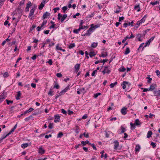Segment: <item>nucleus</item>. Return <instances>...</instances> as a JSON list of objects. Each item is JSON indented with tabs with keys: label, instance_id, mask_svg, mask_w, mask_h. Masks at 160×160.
Wrapping results in <instances>:
<instances>
[{
	"label": "nucleus",
	"instance_id": "1",
	"mask_svg": "<svg viewBox=\"0 0 160 160\" xmlns=\"http://www.w3.org/2000/svg\"><path fill=\"white\" fill-rule=\"evenodd\" d=\"M35 9L33 8H32V9L30 10V13L28 16V18L31 20L32 19V17L34 16V13Z\"/></svg>",
	"mask_w": 160,
	"mask_h": 160
},
{
	"label": "nucleus",
	"instance_id": "2",
	"mask_svg": "<svg viewBox=\"0 0 160 160\" xmlns=\"http://www.w3.org/2000/svg\"><path fill=\"white\" fill-rule=\"evenodd\" d=\"M102 72L103 74H104L106 73L109 74L110 72V71L108 68V67L105 66L104 67L103 70L102 71Z\"/></svg>",
	"mask_w": 160,
	"mask_h": 160
},
{
	"label": "nucleus",
	"instance_id": "3",
	"mask_svg": "<svg viewBox=\"0 0 160 160\" xmlns=\"http://www.w3.org/2000/svg\"><path fill=\"white\" fill-rule=\"evenodd\" d=\"M46 0H43L42 1L40 5L39 6L38 8L40 10L42 9L44 7Z\"/></svg>",
	"mask_w": 160,
	"mask_h": 160
},
{
	"label": "nucleus",
	"instance_id": "4",
	"mask_svg": "<svg viewBox=\"0 0 160 160\" xmlns=\"http://www.w3.org/2000/svg\"><path fill=\"white\" fill-rule=\"evenodd\" d=\"M121 112L122 115H126L127 113V108L125 107H123L121 109Z\"/></svg>",
	"mask_w": 160,
	"mask_h": 160
},
{
	"label": "nucleus",
	"instance_id": "5",
	"mask_svg": "<svg viewBox=\"0 0 160 160\" xmlns=\"http://www.w3.org/2000/svg\"><path fill=\"white\" fill-rule=\"evenodd\" d=\"M38 153L41 155L44 154L45 152V150L42 147H40L38 150Z\"/></svg>",
	"mask_w": 160,
	"mask_h": 160
},
{
	"label": "nucleus",
	"instance_id": "6",
	"mask_svg": "<svg viewBox=\"0 0 160 160\" xmlns=\"http://www.w3.org/2000/svg\"><path fill=\"white\" fill-rule=\"evenodd\" d=\"M70 88L69 87V86H67L62 91H61L60 92V94L62 95L63 93L66 92L68 90H69L70 89Z\"/></svg>",
	"mask_w": 160,
	"mask_h": 160
},
{
	"label": "nucleus",
	"instance_id": "7",
	"mask_svg": "<svg viewBox=\"0 0 160 160\" xmlns=\"http://www.w3.org/2000/svg\"><path fill=\"white\" fill-rule=\"evenodd\" d=\"M60 120V116L58 114H57L55 115L54 122H59Z\"/></svg>",
	"mask_w": 160,
	"mask_h": 160
},
{
	"label": "nucleus",
	"instance_id": "8",
	"mask_svg": "<svg viewBox=\"0 0 160 160\" xmlns=\"http://www.w3.org/2000/svg\"><path fill=\"white\" fill-rule=\"evenodd\" d=\"M114 148L115 150H117L119 146V142L117 141H115L114 142Z\"/></svg>",
	"mask_w": 160,
	"mask_h": 160
},
{
	"label": "nucleus",
	"instance_id": "9",
	"mask_svg": "<svg viewBox=\"0 0 160 160\" xmlns=\"http://www.w3.org/2000/svg\"><path fill=\"white\" fill-rule=\"evenodd\" d=\"M50 14L49 12H46L43 14L42 18L43 19H44L45 18H47L48 16H50Z\"/></svg>",
	"mask_w": 160,
	"mask_h": 160
},
{
	"label": "nucleus",
	"instance_id": "10",
	"mask_svg": "<svg viewBox=\"0 0 160 160\" xmlns=\"http://www.w3.org/2000/svg\"><path fill=\"white\" fill-rule=\"evenodd\" d=\"M97 54V52H95L92 50H91L89 53V55L91 58L92 57Z\"/></svg>",
	"mask_w": 160,
	"mask_h": 160
},
{
	"label": "nucleus",
	"instance_id": "11",
	"mask_svg": "<svg viewBox=\"0 0 160 160\" xmlns=\"http://www.w3.org/2000/svg\"><path fill=\"white\" fill-rule=\"evenodd\" d=\"M80 67V65L79 64H77L74 67L75 71L77 72H78Z\"/></svg>",
	"mask_w": 160,
	"mask_h": 160
},
{
	"label": "nucleus",
	"instance_id": "12",
	"mask_svg": "<svg viewBox=\"0 0 160 160\" xmlns=\"http://www.w3.org/2000/svg\"><path fill=\"white\" fill-rule=\"evenodd\" d=\"M134 9L138 12L140 11V5L139 4H138L135 5L134 7Z\"/></svg>",
	"mask_w": 160,
	"mask_h": 160
},
{
	"label": "nucleus",
	"instance_id": "13",
	"mask_svg": "<svg viewBox=\"0 0 160 160\" xmlns=\"http://www.w3.org/2000/svg\"><path fill=\"white\" fill-rule=\"evenodd\" d=\"M141 149L140 146L138 145H136L135 148V152H138Z\"/></svg>",
	"mask_w": 160,
	"mask_h": 160
},
{
	"label": "nucleus",
	"instance_id": "14",
	"mask_svg": "<svg viewBox=\"0 0 160 160\" xmlns=\"http://www.w3.org/2000/svg\"><path fill=\"white\" fill-rule=\"evenodd\" d=\"M93 28L91 27L89 29L87 30V33L88 34V36H89L90 34L93 31Z\"/></svg>",
	"mask_w": 160,
	"mask_h": 160
},
{
	"label": "nucleus",
	"instance_id": "15",
	"mask_svg": "<svg viewBox=\"0 0 160 160\" xmlns=\"http://www.w3.org/2000/svg\"><path fill=\"white\" fill-rule=\"evenodd\" d=\"M128 84V82H127L124 81L123 82L122 84L121 85L122 86V88L123 89H125L126 88V86Z\"/></svg>",
	"mask_w": 160,
	"mask_h": 160
},
{
	"label": "nucleus",
	"instance_id": "16",
	"mask_svg": "<svg viewBox=\"0 0 160 160\" xmlns=\"http://www.w3.org/2000/svg\"><path fill=\"white\" fill-rule=\"evenodd\" d=\"M67 17V15L66 14H64L62 16L61 18L60 19L61 22H63L65 19Z\"/></svg>",
	"mask_w": 160,
	"mask_h": 160
},
{
	"label": "nucleus",
	"instance_id": "17",
	"mask_svg": "<svg viewBox=\"0 0 160 160\" xmlns=\"http://www.w3.org/2000/svg\"><path fill=\"white\" fill-rule=\"evenodd\" d=\"M153 93L155 96H159L160 97V90L154 91L153 92Z\"/></svg>",
	"mask_w": 160,
	"mask_h": 160
},
{
	"label": "nucleus",
	"instance_id": "18",
	"mask_svg": "<svg viewBox=\"0 0 160 160\" xmlns=\"http://www.w3.org/2000/svg\"><path fill=\"white\" fill-rule=\"evenodd\" d=\"M21 94L20 91L18 92L17 95L16 96V99L17 100H18L20 99V97L21 96Z\"/></svg>",
	"mask_w": 160,
	"mask_h": 160
},
{
	"label": "nucleus",
	"instance_id": "19",
	"mask_svg": "<svg viewBox=\"0 0 160 160\" xmlns=\"http://www.w3.org/2000/svg\"><path fill=\"white\" fill-rule=\"evenodd\" d=\"M98 44V42H93L91 44V47L93 48H95L97 46Z\"/></svg>",
	"mask_w": 160,
	"mask_h": 160
},
{
	"label": "nucleus",
	"instance_id": "20",
	"mask_svg": "<svg viewBox=\"0 0 160 160\" xmlns=\"http://www.w3.org/2000/svg\"><path fill=\"white\" fill-rule=\"evenodd\" d=\"M146 18L147 15H145L139 21L141 24H142V23L145 22Z\"/></svg>",
	"mask_w": 160,
	"mask_h": 160
},
{
	"label": "nucleus",
	"instance_id": "21",
	"mask_svg": "<svg viewBox=\"0 0 160 160\" xmlns=\"http://www.w3.org/2000/svg\"><path fill=\"white\" fill-rule=\"evenodd\" d=\"M33 109L32 108H30L28 110H26L24 112V114H26L27 113L31 112L33 110Z\"/></svg>",
	"mask_w": 160,
	"mask_h": 160
},
{
	"label": "nucleus",
	"instance_id": "22",
	"mask_svg": "<svg viewBox=\"0 0 160 160\" xmlns=\"http://www.w3.org/2000/svg\"><path fill=\"white\" fill-rule=\"evenodd\" d=\"M75 46V45L74 43H71L68 45V48L71 49L74 47Z\"/></svg>",
	"mask_w": 160,
	"mask_h": 160
},
{
	"label": "nucleus",
	"instance_id": "23",
	"mask_svg": "<svg viewBox=\"0 0 160 160\" xmlns=\"http://www.w3.org/2000/svg\"><path fill=\"white\" fill-rule=\"evenodd\" d=\"M155 85L154 84H152L149 88V90H150V91H152L155 88Z\"/></svg>",
	"mask_w": 160,
	"mask_h": 160
},
{
	"label": "nucleus",
	"instance_id": "24",
	"mask_svg": "<svg viewBox=\"0 0 160 160\" xmlns=\"http://www.w3.org/2000/svg\"><path fill=\"white\" fill-rule=\"evenodd\" d=\"M152 134V132L151 131H148V132L147 134V138H150L151 137Z\"/></svg>",
	"mask_w": 160,
	"mask_h": 160
},
{
	"label": "nucleus",
	"instance_id": "25",
	"mask_svg": "<svg viewBox=\"0 0 160 160\" xmlns=\"http://www.w3.org/2000/svg\"><path fill=\"white\" fill-rule=\"evenodd\" d=\"M82 28H80V27H79V28L78 29H74L73 32L74 33L76 34H78L79 33V32L80 31Z\"/></svg>",
	"mask_w": 160,
	"mask_h": 160
},
{
	"label": "nucleus",
	"instance_id": "26",
	"mask_svg": "<svg viewBox=\"0 0 160 160\" xmlns=\"http://www.w3.org/2000/svg\"><path fill=\"white\" fill-rule=\"evenodd\" d=\"M60 86L58 84V83L55 82L53 85V88H56L57 89H58L59 88Z\"/></svg>",
	"mask_w": 160,
	"mask_h": 160
},
{
	"label": "nucleus",
	"instance_id": "27",
	"mask_svg": "<svg viewBox=\"0 0 160 160\" xmlns=\"http://www.w3.org/2000/svg\"><path fill=\"white\" fill-rule=\"evenodd\" d=\"M121 132L118 131V132L120 133H124L126 131V129L123 127L122 126L121 128Z\"/></svg>",
	"mask_w": 160,
	"mask_h": 160
},
{
	"label": "nucleus",
	"instance_id": "28",
	"mask_svg": "<svg viewBox=\"0 0 160 160\" xmlns=\"http://www.w3.org/2000/svg\"><path fill=\"white\" fill-rule=\"evenodd\" d=\"M130 52V50L129 48L127 47L126 48V50L124 52V54L127 55Z\"/></svg>",
	"mask_w": 160,
	"mask_h": 160
},
{
	"label": "nucleus",
	"instance_id": "29",
	"mask_svg": "<svg viewBox=\"0 0 160 160\" xmlns=\"http://www.w3.org/2000/svg\"><path fill=\"white\" fill-rule=\"evenodd\" d=\"M28 145V144L27 143H23L21 145V147L23 148H24L26 147H27Z\"/></svg>",
	"mask_w": 160,
	"mask_h": 160
},
{
	"label": "nucleus",
	"instance_id": "30",
	"mask_svg": "<svg viewBox=\"0 0 160 160\" xmlns=\"http://www.w3.org/2000/svg\"><path fill=\"white\" fill-rule=\"evenodd\" d=\"M117 84V82H115L113 83H111L110 85V86L111 88H114L115 86Z\"/></svg>",
	"mask_w": 160,
	"mask_h": 160
},
{
	"label": "nucleus",
	"instance_id": "31",
	"mask_svg": "<svg viewBox=\"0 0 160 160\" xmlns=\"http://www.w3.org/2000/svg\"><path fill=\"white\" fill-rule=\"evenodd\" d=\"M134 124L136 125H139L140 124V121L138 119H137L135 120Z\"/></svg>",
	"mask_w": 160,
	"mask_h": 160
},
{
	"label": "nucleus",
	"instance_id": "32",
	"mask_svg": "<svg viewBox=\"0 0 160 160\" xmlns=\"http://www.w3.org/2000/svg\"><path fill=\"white\" fill-rule=\"evenodd\" d=\"M5 99V97L3 95H1L0 96V103H1Z\"/></svg>",
	"mask_w": 160,
	"mask_h": 160
},
{
	"label": "nucleus",
	"instance_id": "33",
	"mask_svg": "<svg viewBox=\"0 0 160 160\" xmlns=\"http://www.w3.org/2000/svg\"><path fill=\"white\" fill-rule=\"evenodd\" d=\"M94 15V14L93 13H92L90 14H88L87 16L86 17V20H87L88 19V18H91Z\"/></svg>",
	"mask_w": 160,
	"mask_h": 160
},
{
	"label": "nucleus",
	"instance_id": "34",
	"mask_svg": "<svg viewBox=\"0 0 160 160\" xmlns=\"http://www.w3.org/2000/svg\"><path fill=\"white\" fill-rule=\"evenodd\" d=\"M9 133H8L5 136H2L1 138L0 139V140L2 142V140L6 138L7 137L9 136Z\"/></svg>",
	"mask_w": 160,
	"mask_h": 160
},
{
	"label": "nucleus",
	"instance_id": "35",
	"mask_svg": "<svg viewBox=\"0 0 160 160\" xmlns=\"http://www.w3.org/2000/svg\"><path fill=\"white\" fill-rule=\"evenodd\" d=\"M130 126L131 127V129L132 130L134 129L135 128V124L134 123L133 124L132 122H131L130 123Z\"/></svg>",
	"mask_w": 160,
	"mask_h": 160
},
{
	"label": "nucleus",
	"instance_id": "36",
	"mask_svg": "<svg viewBox=\"0 0 160 160\" xmlns=\"http://www.w3.org/2000/svg\"><path fill=\"white\" fill-rule=\"evenodd\" d=\"M159 2L158 1H156L154 2H151L150 4L152 5H154L157 4H159Z\"/></svg>",
	"mask_w": 160,
	"mask_h": 160
},
{
	"label": "nucleus",
	"instance_id": "37",
	"mask_svg": "<svg viewBox=\"0 0 160 160\" xmlns=\"http://www.w3.org/2000/svg\"><path fill=\"white\" fill-rule=\"evenodd\" d=\"M79 128L78 126H76L75 127V132L77 133L78 134L79 132Z\"/></svg>",
	"mask_w": 160,
	"mask_h": 160
},
{
	"label": "nucleus",
	"instance_id": "38",
	"mask_svg": "<svg viewBox=\"0 0 160 160\" xmlns=\"http://www.w3.org/2000/svg\"><path fill=\"white\" fill-rule=\"evenodd\" d=\"M93 25V24H92L91 25V27H92V28H93V30H94L96 28H97L99 27V25H97L94 26L92 27Z\"/></svg>",
	"mask_w": 160,
	"mask_h": 160
},
{
	"label": "nucleus",
	"instance_id": "39",
	"mask_svg": "<svg viewBox=\"0 0 160 160\" xmlns=\"http://www.w3.org/2000/svg\"><path fill=\"white\" fill-rule=\"evenodd\" d=\"M146 78L148 79V83H150L151 82V81L152 80V78H150V76L148 75Z\"/></svg>",
	"mask_w": 160,
	"mask_h": 160
},
{
	"label": "nucleus",
	"instance_id": "40",
	"mask_svg": "<svg viewBox=\"0 0 160 160\" xmlns=\"http://www.w3.org/2000/svg\"><path fill=\"white\" fill-rule=\"evenodd\" d=\"M126 68L124 67H121L119 68V71L120 72H124L126 71Z\"/></svg>",
	"mask_w": 160,
	"mask_h": 160
},
{
	"label": "nucleus",
	"instance_id": "41",
	"mask_svg": "<svg viewBox=\"0 0 160 160\" xmlns=\"http://www.w3.org/2000/svg\"><path fill=\"white\" fill-rule=\"evenodd\" d=\"M81 143L83 144V145H85L86 144L89 143V141L88 140L86 141H82Z\"/></svg>",
	"mask_w": 160,
	"mask_h": 160
},
{
	"label": "nucleus",
	"instance_id": "42",
	"mask_svg": "<svg viewBox=\"0 0 160 160\" xmlns=\"http://www.w3.org/2000/svg\"><path fill=\"white\" fill-rule=\"evenodd\" d=\"M97 72V70H95L94 71H93L92 72V76H96V73Z\"/></svg>",
	"mask_w": 160,
	"mask_h": 160
},
{
	"label": "nucleus",
	"instance_id": "43",
	"mask_svg": "<svg viewBox=\"0 0 160 160\" xmlns=\"http://www.w3.org/2000/svg\"><path fill=\"white\" fill-rule=\"evenodd\" d=\"M151 42H150L148 41L145 43V45L143 47V48H144L146 47L147 46H148L149 45L150 43Z\"/></svg>",
	"mask_w": 160,
	"mask_h": 160
},
{
	"label": "nucleus",
	"instance_id": "44",
	"mask_svg": "<svg viewBox=\"0 0 160 160\" xmlns=\"http://www.w3.org/2000/svg\"><path fill=\"white\" fill-rule=\"evenodd\" d=\"M52 92H53L52 91V89H50L48 92V95L52 96L53 95L52 94Z\"/></svg>",
	"mask_w": 160,
	"mask_h": 160
},
{
	"label": "nucleus",
	"instance_id": "45",
	"mask_svg": "<svg viewBox=\"0 0 160 160\" xmlns=\"http://www.w3.org/2000/svg\"><path fill=\"white\" fill-rule=\"evenodd\" d=\"M62 48L60 47L59 46L58 44H57L56 47V49L57 50H62Z\"/></svg>",
	"mask_w": 160,
	"mask_h": 160
},
{
	"label": "nucleus",
	"instance_id": "46",
	"mask_svg": "<svg viewBox=\"0 0 160 160\" xmlns=\"http://www.w3.org/2000/svg\"><path fill=\"white\" fill-rule=\"evenodd\" d=\"M83 23L84 22L82 20H81L80 21V22L79 25V27H80V28H82V26Z\"/></svg>",
	"mask_w": 160,
	"mask_h": 160
},
{
	"label": "nucleus",
	"instance_id": "47",
	"mask_svg": "<svg viewBox=\"0 0 160 160\" xmlns=\"http://www.w3.org/2000/svg\"><path fill=\"white\" fill-rule=\"evenodd\" d=\"M141 24L140 23V22L139 21H138L137 22L136 24L135 25V27H136V28H138V27L139 26V25Z\"/></svg>",
	"mask_w": 160,
	"mask_h": 160
},
{
	"label": "nucleus",
	"instance_id": "48",
	"mask_svg": "<svg viewBox=\"0 0 160 160\" xmlns=\"http://www.w3.org/2000/svg\"><path fill=\"white\" fill-rule=\"evenodd\" d=\"M63 134L62 132H59L58 135L57 137L58 138H60L62 137Z\"/></svg>",
	"mask_w": 160,
	"mask_h": 160
},
{
	"label": "nucleus",
	"instance_id": "49",
	"mask_svg": "<svg viewBox=\"0 0 160 160\" xmlns=\"http://www.w3.org/2000/svg\"><path fill=\"white\" fill-rule=\"evenodd\" d=\"M53 123H49V124L48 126V127L50 129H51L53 128Z\"/></svg>",
	"mask_w": 160,
	"mask_h": 160
},
{
	"label": "nucleus",
	"instance_id": "50",
	"mask_svg": "<svg viewBox=\"0 0 160 160\" xmlns=\"http://www.w3.org/2000/svg\"><path fill=\"white\" fill-rule=\"evenodd\" d=\"M5 0H0V8L3 5Z\"/></svg>",
	"mask_w": 160,
	"mask_h": 160
},
{
	"label": "nucleus",
	"instance_id": "51",
	"mask_svg": "<svg viewBox=\"0 0 160 160\" xmlns=\"http://www.w3.org/2000/svg\"><path fill=\"white\" fill-rule=\"evenodd\" d=\"M7 104L9 105L10 103H12L13 102V101L8 100L7 99L6 100Z\"/></svg>",
	"mask_w": 160,
	"mask_h": 160
},
{
	"label": "nucleus",
	"instance_id": "52",
	"mask_svg": "<svg viewBox=\"0 0 160 160\" xmlns=\"http://www.w3.org/2000/svg\"><path fill=\"white\" fill-rule=\"evenodd\" d=\"M101 94L100 93H97L94 94V97L95 98H96L97 97Z\"/></svg>",
	"mask_w": 160,
	"mask_h": 160
},
{
	"label": "nucleus",
	"instance_id": "53",
	"mask_svg": "<svg viewBox=\"0 0 160 160\" xmlns=\"http://www.w3.org/2000/svg\"><path fill=\"white\" fill-rule=\"evenodd\" d=\"M62 16L60 13H59L58 15V19L59 20H60Z\"/></svg>",
	"mask_w": 160,
	"mask_h": 160
},
{
	"label": "nucleus",
	"instance_id": "54",
	"mask_svg": "<svg viewBox=\"0 0 160 160\" xmlns=\"http://www.w3.org/2000/svg\"><path fill=\"white\" fill-rule=\"evenodd\" d=\"M67 9H68V8H67V7L66 6H64L62 8V10L63 11V12H65L66 11V10H67Z\"/></svg>",
	"mask_w": 160,
	"mask_h": 160
},
{
	"label": "nucleus",
	"instance_id": "55",
	"mask_svg": "<svg viewBox=\"0 0 160 160\" xmlns=\"http://www.w3.org/2000/svg\"><path fill=\"white\" fill-rule=\"evenodd\" d=\"M33 42L35 43H37L38 42V40L35 38H33Z\"/></svg>",
	"mask_w": 160,
	"mask_h": 160
},
{
	"label": "nucleus",
	"instance_id": "56",
	"mask_svg": "<svg viewBox=\"0 0 160 160\" xmlns=\"http://www.w3.org/2000/svg\"><path fill=\"white\" fill-rule=\"evenodd\" d=\"M31 4L32 3L31 2H29L27 4V7L29 8L31 7L32 6Z\"/></svg>",
	"mask_w": 160,
	"mask_h": 160
},
{
	"label": "nucleus",
	"instance_id": "57",
	"mask_svg": "<svg viewBox=\"0 0 160 160\" xmlns=\"http://www.w3.org/2000/svg\"><path fill=\"white\" fill-rule=\"evenodd\" d=\"M107 53L105 52L104 53H102V55H101V56H100V57H102L103 58H104V57H106V56H107Z\"/></svg>",
	"mask_w": 160,
	"mask_h": 160
},
{
	"label": "nucleus",
	"instance_id": "58",
	"mask_svg": "<svg viewBox=\"0 0 160 160\" xmlns=\"http://www.w3.org/2000/svg\"><path fill=\"white\" fill-rule=\"evenodd\" d=\"M83 135H84L85 137L86 138H88L89 137V135L88 133H87V134H86L85 132L84 133L82 134Z\"/></svg>",
	"mask_w": 160,
	"mask_h": 160
},
{
	"label": "nucleus",
	"instance_id": "59",
	"mask_svg": "<svg viewBox=\"0 0 160 160\" xmlns=\"http://www.w3.org/2000/svg\"><path fill=\"white\" fill-rule=\"evenodd\" d=\"M80 91L81 92H86V91H85V88H82L80 89Z\"/></svg>",
	"mask_w": 160,
	"mask_h": 160
},
{
	"label": "nucleus",
	"instance_id": "60",
	"mask_svg": "<svg viewBox=\"0 0 160 160\" xmlns=\"http://www.w3.org/2000/svg\"><path fill=\"white\" fill-rule=\"evenodd\" d=\"M32 117V116H31L28 117L26 118L25 119V121L26 122L28 121H29L30 120L31 117Z\"/></svg>",
	"mask_w": 160,
	"mask_h": 160
},
{
	"label": "nucleus",
	"instance_id": "61",
	"mask_svg": "<svg viewBox=\"0 0 160 160\" xmlns=\"http://www.w3.org/2000/svg\"><path fill=\"white\" fill-rule=\"evenodd\" d=\"M3 76L4 78L7 77L8 76V73L7 72H5L3 74Z\"/></svg>",
	"mask_w": 160,
	"mask_h": 160
},
{
	"label": "nucleus",
	"instance_id": "62",
	"mask_svg": "<svg viewBox=\"0 0 160 160\" xmlns=\"http://www.w3.org/2000/svg\"><path fill=\"white\" fill-rule=\"evenodd\" d=\"M156 73L157 76L158 77H159L160 76V72L158 70H157L155 71Z\"/></svg>",
	"mask_w": 160,
	"mask_h": 160
},
{
	"label": "nucleus",
	"instance_id": "63",
	"mask_svg": "<svg viewBox=\"0 0 160 160\" xmlns=\"http://www.w3.org/2000/svg\"><path fill=\"white\" fill-rule=\"evenodd\" d=\"M154 38L155 37H152L150 38L148 41L150 42H151L153 40Z\"/></svg>",
	"mask_w": 160,
	"mask_h": 160
},
{
	"label": "nucleus",
	"instance_id": "64",
	"mask_svg": "<svg viewBox=\"0 0 160 160\" xmlns=\"http://www.w3.org/2000/svg\"><path fill=\"white\" fill-rule=\"evenodd\" d=\"M61 112L63 114H66L67 113V112L63 109H61Z\"/></svg>",
	"mask_w": 160,
	"mask_h": 160
}]
</instances>
